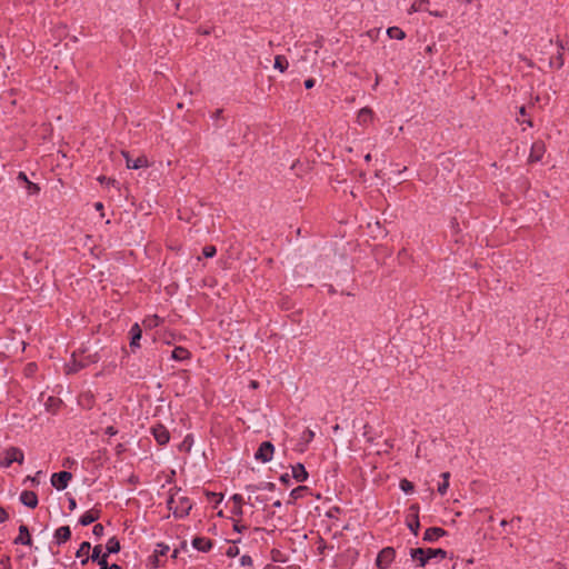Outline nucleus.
<instances>
[{"label":"nucleus","mask_w":569,"mask_h":569,"mask_svg":"<svg viewBox=\"0 0 569 569\" xmlns=\"http://www.w3.org/2000/svg\"><path fill=\"white\" fill-rule=\"evenodd\" d=\"M168 508L173 512L176 517H184L189 513L192 508L189 498L179 495L178 492L172 495L168 500Z\"/></svg>","instance_id":"obj_1"},{"label":"nucleus","mask_w":569,"mask_h":569,"mask_svg":"<svg viewBox=\"0 0 569 569\" xmlns=\"http://www.w3.org/2000/svg\"><path fill=\"white\" fill-rule=\"evenodd\" d=\"M24 455L21 449L10 447L0 455V467L8 468L13 462L23 463Z\"/></svg>","instance_id":"obj_2"},{"label":"nucleus","mask_w":569,"mask_h":569,"mask_svg":"<svg viewBox=\"0 0 569 569\" xmlns=\"http://www.w3.org/2000/svg\"><path fill=\"white\" fill-rule=\"evenodd\" d=\"M274 447L271 442L264 441L260 445L259 449L257 450L254 458L257 460H260L261 462L266 463L271 461L273 457Z\"/></svg>","instance_id":"obj_3"},{"label":"nucleus","mask_w":569,"mask_h":569,"mask_svg":"<svg viewBox=\"0 0 569 569\" xmlns=\"http://www.w3.org/2000/svg\"><path fill=\"white\" fill-rule=\"evenodd\" d=\"M395 558V550L392 548L382 549L376 560V563L379 568L386 569L390 566Z\"/></svg>","instance_id":"obj_4"},{"label":"nucleus","mask_w":569,"mask_h":569,"mask_svg":"<svg viewBox=\"0 0 569 569\" xmlns=\"http://www.w3.org/2000/svg\"><path fill=\"white\" fill-rule=\"evenodd\" d=\"M72 478L71 473L68 471H61L58 473H53L51 477V483L58 490H62L68 486V482Z\"/></svg>","instance_id":"obj_5"},{"label":"nucleus","mask_w":569,"mask_h":569,"mask_svg":"<svg viewBox=\"0 0 569 569\" xmlns=\"http://www.w3.org/2000/svg\"><path fill=\"white\" fill-rule=\"evenodd\" d=\"M546 152V146L542 141H536L531 146L529 161L537 162L539 161Z\"/></svg>","instance_id":"obj_6"},{"label":"nucleus","mask_w":569,"mask_h":569,"mask_svg":"<svg viewBox=\"0 0 569 569\" xmlns=\"http://www.w3.org/2000/svg\"><path fill=\"white\" fill-rule=\"evenodd\" d=\"M152 435L159 445H166L170 439L169 431L162 425L153 427Z\"/></svg>","instance_id":"obj_7"},{"label":"nucleus","mask_w":569,"mask_h":569,"mask_svg":"<svg viewBox=\"0 0 569 569\" xmlns=\"http://www.w3.org/2000/svg\"><path fill=\"white\" fill-rule=\"evenodd\" d=\"M122 154L126 158V164L129 169H140L149 166L146 157H139L136 160H131L128 152H122Z\"/></svg>","instance_id":"obj_8"},{"label":"nucleus","mask_w":569,"mask_h":569,"mask_svg":"<svg viewBox=\"0 0 569 569\" xmlns=\"http://www.w3.org/2000/svg\"><path fill=\"white\" fill-rule=\"evenodd\" d=\"M373 120V111L370 108H362L359 110L357 121L361 126H367Z\"/></svg>","instance_id":"obj_9"},{"label":"nucleus","mask_w":569,"mask_h":569,"mask_svg":"<svg viewBox=\"0 0 569 569\" xmlns=\"http://www.w3.org/2000/svg\"><path fill=\"white\" fill-rule=\"evenodd\" d=\"M20 501L29 508H36L38 505V497L33 491L26 490L21 492Z\"/></svg>","instance_id":"obj_10"},{"label":"nucleus","mask_w":569,"mask_h":569,"mask_svg":"<svg viewBox=\"0 0 569 569\" xmlns=\"http://www.w3.org/2000/svg\"><path fill=\"white\" fill-rule=\"evenodd\" d=\"M410 511L412 512V520H408L407 525L408 528L413 532V535L417 536L420 527L418 519L419 507L417 505H413L410 507Z\"/></svg>","instance_id":"obj_11"},{"label":"nucleus","mask_w":569,"mask_h":569,"mask_svg":"<svg viewBox=\"0 0 569 569\" xmlns=\"http://www.w3.org/2000/svg\"><path fill=\"white\" fill-rule=\"evenodd\" d=\"M445 533H446V531L443 529L438 528V527H432V528H429L426 530L423 540L432 542V541L438 540L442 536H445Z\"/></svg>","instance_id":"obj_12"},{"label":"nucleus","mask_w":569,"mask_h":569,"mask_svg":"<svg viewBox=\"0 0 569 569\" xmlns=\"http://www.w3.org/2000/svg\"><path fill=\"white\" fill-rule=\"evenodd\" d=\"M32 542L29 530L27 526L21 525L19 527V536L16 538L14 543H21L26 546H30Z\"/></svg>","instance_id":"obj_13"},{"label":"nucleus","mask_w":569,"mask_h":569,"mask_svg":"<svg viewBox=\"0 0 569 569\" xmlns=\"http://www.w3.org/2000/svg\"><path fill=\"white\" fill-rule=\"evenodd\" d=\"M410 556L413 560L419 561L421 567L426 566L428 559L427 551L423 548L411 549Z\"/></svg>","instance_id":"obj_14"},{"label":"nucleus","mask_w":569,"mask_h":569,"mask_svg":"<svg viewBox=\"0 0 569 569\" xmlns=\"http://www.w3.org/2000/svg\"><path fill=\"white\" fill-rule=\"evenodd\" d=\"M292 477L299 481H306L308 479V472L303 465L297 463L296 466H292Z\"/></svg>","instance_id":"obj_15"},{"label":"nucleus","mask_w":569,"mask_h":569,"mask_svg":"<svg viewBox=\"0 0 569 569\" xmlns=\"http://www.w3.org/2000/svg\"><path fill=\"white\" fill-rule=\"evenodd\" d=\"M192 546L199 551L207 552L210 550L212 543L207 538L197 537L192 540Z\"/></svg>","instance_id":"obj_16"},{"label":"nucleus","mask_w":569,"mask_h":569,"mask_svg":"<svg viewBox=\"0 0 569 569\" xmlns=\"http://www.w3.org/2000/svg\"><path fill=\"white\" fill-rule=\"evenodd\" d=\"M70 536H71V531L68 526H62V527L58 528L54 532V539H56L57 543L66 542L67 540L70 539Z\"/></svg>","instance_id":"obj_17"},{"label":"nucleus","mask_w":569,"mask_h":569,"mask_svg":"<svg viewBox=\"0 0 569 569\" xmlns=\"http://www.w3.org/2000/svg\"><path fill=\"white\" fill-rule=\"evenodd\" d=\"M99 517H100L99 510L91 509V510L87 511L84 515H82L79 522L82 526H89L90 523H92L97 519H99Z\"/></svg>","instance_id":"obj_18"},{"label":"nucleus","mask_w":569,"mask_h":569,"mask_svg":"<svg viewBox=\"0 0 569 569\" xmlns=\"http://www.w3.org/2000/svg\"><path fill=\"white\" fill-rule=\"evenodd\" d=\"M258 489L259 488L256 487V486H248L247 487V491L249 492V495H248V503L254 506V503H262V502L266 501L262 497H260L259 495H256Z\"/></svg>","instance_id":"obj_19"},{"label":"nucleus","mask_w":569,"mask_h":569,"mask_svg":"<svg viewBox=\"0 0 569 569\" xmlns=\"http://www.w3.org/2000/svg\"><path fill=\"white\" fill-rule=\"evenodd\" d=\"M141 333H142V331H141L140 326L138 323H134L130 329V335H131L130 347L131 348L139 346V340L141 338Z\"/></svg>","instance_id":"obj_20"},{"label":"nucleus","mask_w":569,"mask_h":569,"mask_svg":"<svg viewBox=\"0 0 569 569\" xmlns=\"http://www.w3.org/2000/svg\"><path fill=\"white\" fill-rule=\"evenodd\" d=\"M387 34L390 39L403 40L406 38V33L399 27H390L387 29Z\"/></svg>","instance_id":"obj_21"},{"label":"nucleus","mask_w":569,"mask_h":569,"mask_svg":"<svg viewBox=\"0 0 569 569\" xmlns=\"http://www.w3.org/2000/svg\"><path fill=\"white\" fill-rule=\"evenodd\" d=\"M171 357L174 360L182 361L190 357V352L186 348L177 347L173 349Z\"/></svg>","instance_id":"obj_22"},{"label":"nucleus","mask_w":569,"mask_h":569,"mask_svg":"<svg viewBox=\"0 0 569 569\" xmlns=\"http://www.w3.org/2000/svg\"><path fill=\"white\" fill-rule=\"evenodd\" d=\"M231 500L234 503L233 513L237 516H242V505L244 503L243 497L241 495L236 493L232 496Z\"/></svg>","instance_id":"obj_23"},{"label":"nucleus","mask_w":569,"mask_h":569,"mask_svg":"<svg viewBox=\"0 0 569 569\" xmlns=\"http://www.w3.org/2000/svg\"><path fill=\"white\" fill-rule=\"evenodd\" d=\"M90 549H91V546L89 542H82L80 545V548L77 551L78 558L84 557V559L82 560L83 565L88 562V556H89Z\"/></svg>","instance_id":"obj_24"},{"label":"nucleus","mask_w":569,"mask_h":569,"mask_svg":"<svg viewBox=\"0 0 569 569\" xmlns=\"http://www.w3.org/2000/svg\"><path fill=\"white\" fill-rule=\"evenodd\" d=\"M441 478H442V481L438 486V492L441 496H443V495H446V492L448 490V487H449L450 473L449 472H443V473H441Z\"/></svg>","instance_id":"obj_25"},{"label":"nucleus","mask_w":569,"mask_h":569,"mask_svg":"<svg viewBox=\"0 0 569 569\" xmlns=\"http://www.w3.org/2000/svg\"><path fill=\"white\" fill-rule=\"evenodd\" d=\"M288 66L289 63L284 56H277L274 58V69H278L280 72H284Z\"/></svg>","instance_id":"obj_26"},{"label":"nucleus","mask_w":569,"mask_h":569,"mask_svg":"<svg viewBox=\"0 0 569 569\" xmlns=\"http://www.w3.org/2000/svg\"><path fill=\"white\" fill-rule=\"evenodd\" d=\"M429 3V0H415L408 12L415 13L425 10V7Z\"/></svg>","instance_id":"obj_27"},{"label":"nucleus","mask_w":569,"mask_h":569,"mask_svg":"<svg viewBox=\"0 0 569 569\" xmlns=\"http://www.w3.org/2000/svg\"><path fill=\"white\" fill-rule=\"evenodd\" d=\"M160 321L161 320L157 315H152V316L147 317L142 323H143L144 328L152 329V328L158 327L160 325Z\"/></svg>","instance_id":"obj_28"},{"label":"nucleus","mask_w":569,"mask_h":569,"mask_svg":"<svg viewBox=\"0 0 569 569\" xmlns=\"http://www.w3.org/2000/svg\"><path fill=\"white\" fill-rule=\"evenodd\" d=\"M107 553H116L120 550L119 540L114 537L110 538L107 542Z\"/></svg>","instance_id":"obj_29"},{"label":"nucleus","mask_w":569,"mask_h":569,"mask_svg":"<svg viewBox=\"0 0 569 569\" xmlns=\"http://www.w3.org/2000/svg\"><path fill=\"white\" fill-rule=\"evenodd\" d=\"M427 551V555H428V559H431V558H435V557H440V558H445L447 552L443 550V549H431V548H428V549H425Z\"/></svg>","instance_id":"obj_30"},{"label":"nucleus","mask_w":569,"mask_h":569,"mask_svg":"<svg viewBox=\"0 0 569 569\" xmlns=\"http://www.w3.org/2000/svg\"><path fill=\"white\" fill-rule=\"evenodd\" d=\"M400 488L402 491L407 492V493H411L413 491V483L407 479H402L400 481Z\"/></svg>","instance_id":"obj_31"},{"label":"nucleus","mask_w":569,"mask_h":569,"mask_svg":"<svg viewBox=\"0 0 569 569\" xmlns=\"http://www.w3.org/2000/svg\"><path fill=\"white\" fill-rule=\"evenodd\" d=\"M27 190H28V193L29 194H37L40 190V188L38 187V184L31 182V181H27Z\"/></svg>","instance_id":"obj_32"},{"label":"nucleus","mask_w":569,"mask_h":569,"mask_svg":"<svg viewBox=\"0 0 569 569\" xmlns=\"http://www.w3.org/2000/svg\"><path fill=\"white\" fill-rule=\"evenodd\" d=\"M202 253L206 258H212L216 254V248L213 246H206Z\"/></svg>","instance_id":"obj_33"},{"label":"nucleus","mask_w":569,"mask_h":569,"mask_svg":"<svg viewBox=\"0 0 569 569\" xmlns=\"http://www.w3.org/2000/svg\"><path fill=\"white\" fill-rule=\"evenodd\" d=\"M315 437V432L310 429L306 430L303 433H302V437L301 439L305 441V442H310Z\"/></svg>","instance_id":"obj_34"},{"label":"nucleus","mask_w":569,"mask_h":569,"mask_svg":"<svg viewBox=\"0 0 569 569\" xmlns=\"http://www.w3.org/2000/svg\"><path fill=\"white\" fill-rule=\"evenodd\" d=\"M108 553H103L100 559H98V563L100 566V569H108V562H107Z\"/></svg>","instance_id":"obj_35"},{"label":"nucleus","mask_w":569,"mask_h":569,"mask_svg":"<svg viewBox=\"0 0 569 569\" xmlns=\"http://www.w3.org/2000/svg\"><path fill=\"white\" fill-rule=\"evenodd\" d=\"M98 180L100 183H107V184H112V186L118 184V182L114 179L106 178L104 176L99 177Z\"/></svg>","instance_id":"obj_36"},{"label":"nucleus","mask_w":569,"mask_h":569,"mask_svg":"<svg viewBox=\"0 0 569 569\" xmlns=\"http://www.w3.org/2000/svg\"><path fill=\"white\" fill-rule=\"evenodd\" d=\"M207 496L209 500L214 501L216 503H219L222 500V496H219L214 492H208Z\"/></svg>","instance_id":"obj_37"},{"label":"nucleus","mask_w":569,"mask_h":569,"mask_svg":"<svg viewBox=\"0 0 569 569\" xmlns=\"http://www.w3.org/2000/svg\"><path fill=\"white\" fill-rule=\"evenodd\" d=\"M379 33H380V29H371L369 31H367V36L372 39V40H376L378 37H379Z\"/></svg>","instance_id":"obj_38"},{"label":"nucleus","mask_w":569,"mask_h":569,"mask_svg":"<svg viewBox=\"0 0 569 569\" xmlns=\"http://www.w3.org/2000/svg\"><path fill=\"white\" fill-rule=\"evenodd\" d=\"M100 555H101V546H96V547L93 548V552H92V556H91L92 560H98V559H100V558H101V556H100Z\"/></svg>","instance_id":"obj_39"},{"label":"nucleus","mask_w":569,"mask_h":569,"mask_svg":"<svg viewBox=\"0 0 569 569\" xmlns=\"http://www.w3.org/2000/svg\"><path fill=\"white\" fill-rule=\"evenodd\" d=\"M92 531H93V535H94V536L100 537V536H102V535H103V526H102V525H100V523H97V525H94V527H93V530H92Z\"/></svg>","instance_id":"obj_40"},{"label":"nucleus","mask_w":569,"mask_h":569,"mask_svg":"<svg viewBox=\"0 0 569 569\" xmlns=\"http://www.w3.org/2000/svg\"><path fill=\"white\" fill-rule=\"evenodd\" d=\"M238 553H239V549L237 547H230L227 550V556L230 557V558L236 557Z\"/></svg>","instance_id":"obj_41"},{"label":"nucleus","mask_w":569,"mask_h":569,"mask_svg":"<svg viewBox=\"0 0 569 569\" xmlns=\"http://www.w3.org/2000/svg\"><path fill=\"white\" fill-rule=\"evenodd\" d=\"M240 562L242 566H250L252 563V559L250 556L244 555L241 557Z\"/></svg>","instance_id":"obj_42"},{"label":"nucleus","mask_w":569,"mask_h":569,"mask_svg":"<svg viewBox=\"0 0 569 569\" xmlns=\"http://www.w3.org/2000/svg\"><path fill=\"white\" fill-rule=\"evenodd\" d=\"M305 489H306V487H302V486H300V487H298V488L293 489V490L291 491V497H293L295 499H296V498H298V497H300V492H301V491H303Z\"/></svg>","instance_id":"obj_43"},{"label":"nucleus","mask_w":569,"mask_h":569,"mask_svg":"<svg viewBox=\"0 0 569 569\" xmlns=\"http://www.w3.org/2000/svg\"><path fill=\"white\" fill-rule=\"evenodd\" d=\"M7 519H8L7 511L2 507H0V523L4 522Z\"/></svg>","instance_id":"obj_44"},{"label":"nucleus","mask_w":569,"mask_h":569,"mask_svg":"<svg viewBox=\"0 0 569 569\" xmlns=\"http://www.w3.org/2000/svg\"><path fill=\"white\" fill-rule=\"evenodd\" d=\"M234 530L238 532H242L246 529V526L241 525L239 521L234 522Z\"/></svg>","instance_id":"obj_45"},{"label":"nucleus","mask_w":569,"mask_h":569,"mask_svg":"<svg viewBox=\"0 0 569 569\" xmlns=\"http://www.w3.org/2000/svg\"><path fill=\"white\" fill-rule=\"evenodd\" d=\"M313 86H315V80H313V79H311V78H310V79H307V80L305 81V87H306L307 89H311Z\"/></svg>","instance_id":"obj_46"},{"label":"nucleus","mask_w":569,"mask_h":569,"mask_svg":"<svg viewBox=\"0 0 569 569\" xmlns=\"http://www.w3.org/2000/svg\"><path fill=\"white\" fill-rule=\"evenodd\" d=\"M429 13L433 17L443 18L446 16V12L441 11H429Z\"/></svg>","instance_id":"obj_47"},{"label":"nucleus","mask_w":569,"mask_h":569,"mask_svg":"<svg viewBox=\"0 0 569 569\" xmlns=\"http://www.w3.org/2000/svg\"><path fill=\"white\" fill-rule=\"evenodd\" d=\"M77 508L76 500L73 498H69V509L74 510Z\"/></svg>","instance_id":"obj_48"},{"label":"nucleus","mask_w":569,"mask_h":569,"mask_svg":"<svg viewBox=\"0 0 569 569\" xmlns=\"http://www.w3.org/2000/svg\"><path fill=\"white\" fill-rule=\"evenodd\" d=\"M106 433L109 436H114L117 433V430L113 427H108L106 429Z\"/></svg>","instance_id":"obj_49"},{"label":"nucleus","mask_w":569,"mask_h":569,"mask_svg":"<svg viewBox=\"0 0 569 569\" xmlns=\"http://www.w3.org/2000/svg\"><path fill=\"white\" fill-rule=\"evenodd\" d=\"M18 179L23 181V182H26V183H27V181H29L27 176L23 172H19Z\"/></svg>","instance_id":"obj_50"},{"label":"nucleus","mask_w":569,"mask_h":569,"mask_svg":"<svg viewBox=\"0 0 569 569\" xmlns=\"http://www.w3.org/2000/svg\"><path fill=\"white\" fill-rule=\"evenodd\" d=\"M94 208L96 210L101 211L103 209V204L101 202H96Z\"/></svg>","instance_id":"obj_51"},{"label":"nucleus","mask_w":569,"mask_h":569,"mask_svg":"<svg viewBox=\"0 0 569 569\" xmlns=\"http://www.w3.org/2000/svg\"><path fill=\"white\" fill-rule=\"evenodd\" d=\"M34 369H36V365H33V363H29V365H28V371H29V372H33V371H34Z\"/></svg>","instance_id":"obj_52"},{"label":"nucleus","mask_w":569,"mask_h":569,"mask_svg":"<svg viewBox=\"0 0 569 569\" xmlns=\"http://www.w3.org/2000/svg\"><path fill=\"white\" fill-rule=\"evenodd\" d=\"M433 48H435V46H433V44H432V46H428V47L426 48V52H427V53H432V52H433Z\"/></svg>","instance_id":"obj_53"},{"label":"nucleus","mask_w":569,"mask_h":569,"mask_svg":"<svg viewBox=\"0 0 569 569\" xmlns=\"http://www.w3.org/2000/svg\"><path fill=\"white\" fill-rule=\"evenodd\" d=\"M250 387H251L252 389L258 388V382H257V381H254V380H252V381L250 382Z\"/></svg>","instance_id":"obj_54"},{"label":"nucleus","mask_w":569,"mask_h":569,"mask_svg":"<svg viewBox=\"0 0 569 569\" xmlns=\"http://www.w3.org/2000/svg\"><path fill=\"white\" fill-rule=\"evenodd\" d=\"M519 113L520 116H526V108L525 107H521L520 110H519Z\"/></svg>","instance_id":"obj_55"},{"label":"nucleus","mask_w":569,"mask_h":569,"mask_svg":"<svg viewBox=\"0 0 569 569\" xmlns=\"http://www.w3.org/2000/svg\"><path fill=\"white\" fill-rule=\"evenodd\" d=\"M517 120H518V121H521V119H520V118H518ZM522 122H527L529 127H531V126H532L531 120H522Z\"/></svg>","instance_id":"obj_56"},{"label":"nucleus","mask_w":569,"mask_h":569,"mask_svg":"<svg viewBox=\"0 0 569 569\" xmlns=\"http://www.w3.org/2000/svg\"><path fill=\"white\" fill-rule=\"evenodd\" d=\"M273 507L280 508L281 507V502L279 500L274 501L273 502Z\"/></svg>","instance_id":"obj_57"},{"label":"nucleus","mask_w":569,"mask_h":569,"mask_svg":"<svg viewBox=\"0 0 569 569\" xmlns=\"http://www.w3.org/2000/svg\"><path fill=\"white\" fill-rule=\"evenodd\" d=\"M365 160H366L367 162H369V161L371 160V154H370V153H368V154L365 157Z\"/></svg>","instance_id":"obj_58"},{"label":"nucleus","mask_w":569,"mask_h":569,"mask_svg":"<svg viewBox=\"0 0 569 569\" xmlns=\"http://www.w3.org/2000/svg\"><path fill=\"white\" fill-rule=\"evenodd\" d=\"M420 451H421V448H420V446H418V448H417V453H416V455H417V457H420V456H421V452H420Z\"/></svg>","instance_id":"obj_59"},{"label":"nucleus","mask_w":569,"mask_h":569,"mask_svg":"<svg viewBox=\"0 0 569 569\" xmlns=\"http://www.w3.org/2000/svg\"><path fill=\"white\" fill-rule=\"evenodd\" d=\"M108 569H121L118 565H112L111 567H109Z\"/></svg>","instance_id":"obj_60"},{"label":"nucleus","mask_w":569,"mask_h":569,"mask_svg":"<svg viewBox=\"0 0 569 569\" xmlns=\"http://www.w3.org/2000/svg\"><path fill=\"white\" fill-rule=\"evenodd\" d=\"M281 480H282V481H284V482H286V481H288V475H283V476L281 477Z\"/></svg>","instance_id":"obj_61"},{"label":"nucleus","mask_w":569,"mask_h":569,"mask_svg":"<svg viewBox=\"0 0 569 569\" xmlns=\"http://www.w3.org/2000/svg\"><path fill=\"white\" fill-rule=\"evenodd\" d=\"M333 430H335V431H338V430H339V425H336V426L333 427Z\"/></svg>","instance_id":"obj_62"},{"label":"nucleus","mask_w":569,"mask_h":569,"mask_svg":"<svg viewBox=\"0 0 569 569\" xmlns=\"http://www.w3.org/2000/svg\"><path fill=\"white\" fill-rule=\"evenodd\" d=\"M500 525H501V526H506V525H507V520H502V521L500 522Z\"/></svg>","instance_id":"obj_63"}]
</instances>
